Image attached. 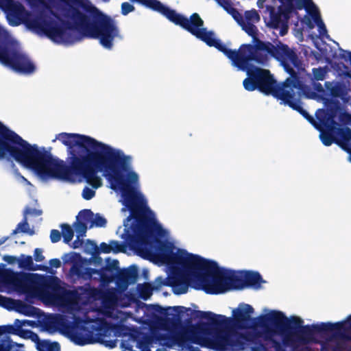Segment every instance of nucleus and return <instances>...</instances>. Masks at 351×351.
<instances>
[{"mask_svg": "<svg viewBox=\"0 0 351 351\" xmlns=\"http://www.w3.org/2000/svg\"><path fill=\"white\" fill-rule=\"evenodd\" d=\"M336 134L341 141V146L350 155L348 160L351 162V130L350 128H339Z\"/></svg>", "mask_w": 351, "mask_h": 351, "instance_id": "nucleus-22", "label": "nucleus"}, {"mask_svg": "<svg viewBox=\"0 0 351 351\" xmlns=\"http://www.w3.org/2000/svg\"><path fill=\"white\" fill-rule=\"evenodd\" d=\"M252 351H269L263 343L257 344L252 348Z\"/></svg>", "mask_w": 351, "mask_h": 351, "instance_id": "nucleus-43", "label": "nucleus"}, {"mask_svg": "<svg viewBox=\"0 0 351 351\" xmlns=\"http://www.w3.org/2000/svg\"><path fill=\"white\" fill-rule=\"evenodd\" d=\"M0 62L16 73H32L35 66L19 43L0 24Z\"/></svg>", "mask_w": 351, "mask_h": 351, "instance_id": "nucleus-11", "label": "nucleus"}, {"mask_svg": "<svg viewBox=\"0 0 351 351\" xmlns=\"http://www.w3.org/2000/svg\"><path fill=\"white\" fill-rule=\"evenodd\" d=\"M241 290L250 287L258 289L261 284L265 282L258 272L251 271H241Z\"/></svg>", "mask_w": 351, "mask_h": 351, "instance_id": "nucleus-21", "label": "nucleus"}, {"mask_svg": "<svg viewBox=\"0 0 351 351\" xmlns=\"http://www.w3.org/2000/svg\"><path fill=\"white\" fill-rule=\"evenodd\" d=\"M280 5L278 9L270 5L266 6L268 16L264 20L267 27L279 31L280 36H284L288 31V21L291 13L295 10L305 9L306 14L302 19V23L310 29H313L316 25L321 38L330 39L326 25L321 19L320 12L317 6L312 0H278Z\"/></svg>", "mask_w": 351, "mask_h": 351, "instance_id": "nucleus-10", "label": "nucleus"}, {"mask_svg": "<svg viewBox=\"0 0 351 351\" xmlns=\"http://www.w3.org/2000/svg\"><path fill=\"white\" fill-rule=\"evenodd\" d=\"M93 212L90 210H81L77 216V221L85 223L90 226L93 218Z\"/></svg>", "mask_w": 351, "mask_h": 351, "instance_id": "nucleus-28", "label": "nucleus"}, {"mask_svg": "<svg viewBox=\"0 0 351 351\" xmlns=\"http://www.w3.org/2000/svg\"><path fill=\"white\" fill-rule=\"evenodd\" d=\"M83 249L84 252L90 255H95L99 253V247L95 243L90 240H87L84 243Z\"/></svg>", "mask_w": 351, "mask_h": 351, "instance_id": "nucleus-31", "label": "nucleus"}, {"mask_svg": "<svg viewBox=\"0 0 351 351\" xmlns=\"http://www.w3.org/2000/svg\"><path fill=\"white\" fill-rule=\"evenodd\" d=\"M18 259L19 258L13 256H5L3 257V260L9 264H14L15 263H18Z\"/></svg>", "mask_w": 351, "mask_h": 351, "instance_id": "nucleus-44", "label": "nucleus"}, {"mask_svg": "<svg viewBox=\"0 0 351 351\" xmlns=\"http://www.w3.org/2000/svg\"><path fill=\"white\" fill-rule=\"evenodd\" d=\"M121 347L124 348L125 350H130L131 349V348H130L128 346H125V343L124 342L121 343Z\"/></svg>", "mask_w": 351, "mask_h": 351, "instance_id": "nucleus-50", "label": "nucleus"}, {"mask_svg": "<svg viewBox=\"0 0 351 351\" xmlns=\"http://www.w3.org/2000/svg\"><path fill=\"white\" fill-rule=\"evenodd\" d=\"M19 232L26 233L29 235H33L35 233L34 230L29 228L26 217H24L23 220L17 225L16 229L13 230L12 234H15Z\"/></svg>", "mask_w": 351, "mask_h": 351, "instance_id": "nucleus-26", "label": "nucleus"}, {"mask_svg": "<svg viewBox=\"0 0 351 351\" xmlns=\"http://www.w3.org/2000/svg\"><path fill=\"white\" fill-rule=\"evenodd\" d=\"M19 267L24 270H36L40 269L43 271H47V267L45 266H38L37 268L34 267L32 257L22 254L18 259Z\"/></svg>", "mask_w": 351, "mask_h": 351, "instance_id": "nucleus-23", "label": "nucleus"}, {"mask_svg": "<svg viewBox=\"0 0 351 351\" xmlns=\"http://www.w3.org/2000/svg\"><path fill=\"white\" fill-rule=\"evenodd\" d=\"M325 88L326 89V92L328 94V106H326L327 110L328 108H334L335 105H338L339 109L342 110L340 107V104L339 102H336L337 98H341L342 99H346V88L344 86L339 82H326L324 84Z\"/></svg>", "mask_w": 351, "mask_h": 351, "instance_id": "nucleus-17", "label": "nucleus"}, {"mask_svg": "<svg viewBox=\"0 0 351 351\" xmlns=\"http://www.w3.org/2000/svg\"><path fill=\"white\" fill-rule=\"evenodd\" d=\"M49 265L53 268H58L61 265V262L58 258H53L49 261Z\"/></svg>", "mask_w": 351, "mask_h": 351, "instance_id": "nucleus-46", "label": "nucleus"}, {"mask_svg": "<svg viewBox=\"0 0 351 351\" xmlns=\"http://www.w3.org/2000/svg\"><path fill=\"white\" fill-rule=\"evenodd\" d=\"M15 329L13 326H0V335L5 333H10L12 332Z\"/></svg>", "mask_w": 351, "mask_h": 351, "instance_id": "nucleus-42", "label": "nucleus"}, {"mask_svg": "<svg viewBox=\"0 0 351 351\" xmlns=\"http://www.w3.org/2000/svg\"><path fill=\"white\" fill-rule=\"evenodd\" d=\"M221 7L227 14L232 16L242 29L251 36L254 40H257L258 29L256 25L260 22L261 17L256 10L245 11L244 15L242 16L233 6L232 3L228 0H221Z\"/></svg>", "mask_w": 351, "mask_h": 351, "instance_id": "nucleus-15", "label": "nucleus"}, {"mask_svg": "<svg viewBox=\"0 0 351 351\" xmlns=\"http://www.w3.org/2000/svg\"><path fill=\"white\" fill-rule=\"evenodd\" d=\"M241 271L221 267V293L241 290Z\"/></svg>", "mask_w": 351, "mask_h": 351, "instance_id": "nucleus-16", "label": "nucleus"}, {"mask_svg": "<svg viewBox=\"0 0 351 351\" xmlns=\"http://www.w3.org/2000/svg\"><path fill=\"white\" fill-rule=\"evenodd\" d=\"M266 1L267 0H258L257 1V6L259 8H264V4H265Z\"/></svg>", "mask_w": 351, "mask_h": 351, "instance_id": "nucleus-47", "label": "nucleus"}, {"mask_svg": "<svg viewBox=\"0 0 351 351\" xmlns=\"http://www.w3.org/2000/svg\"><path fill=\"white\" fill-rule=\"evenodd\" d=\"M99 252L104 253V254L110 253V248L109 243H106L104 242L101 243L99 247Z\"/></svg>", "mask_w": 351, "mask_h": 351, "instance_id": "nucleus-41", "label": "nucleus"}, {"mask_svg": "<svg viewBox=\"0 0 351 351\" xmlns=\"http://www.w3.org/2000/svg\"><path fill=\"white\" fill-rule=\"evenodd\" d=\"M38 275H19L14 293L25 295L27 302L38 299L45 306L53 307L63 314H51L45 316L40 322L43 330L53 334L60 332L77 346H85L100 342L105 346L113 348L117 346V340L110 337L125 336L128 328L120 324L110 326L102 313L94 309L88 310L84 306L87 304L99 300L102 307L108 309L115 303L116 292L110 290L101 292L90 285L80 287L75 291L62 290L50 291L38 286Z\"/></svg>", "mask_w": 351, "mask_h": 351, "instance_id": "nucleus-2", "label": "nucleus"}, {"mask_svg": "<svg viewBox=\"0 0 351 351\" xmlns=\"http://www.w3.org/2000/svg\"><path fill=\"white\" fill-rule=\"evenodd\" d=\"M60 141L66 147L67 162L53 157L44 147L30 145L36 148L40 156L28 157L33 163L30 166L18 162L31 169L43 182L57 180L75 182L77 174L82 176L90 186H86L82 193V197L90 200L95 195L96 189L103 185L106 179L109 187L121 195L124 206L123 212L129 211L130 216L124 221V232L140 228L149 219L152 213H156L147 205V199L141 191L139 175L134 169L133 158L122 149L84 134L61 132L52 141Z\"/></svg>", "mask_w": 351, "mask_h": 351, "instance_id": "nucleus-1", "label": "nucleus"}, {"mask_svg": "<svg viewBox=\"0 0 351 351\" xmlns=\"http://www.w3.org/2000/svg\"><path fill=\"white\" fill-rule=\"evenodd\" d=\"M80 258L81 256L80 254L75 252H71L63 256L62 260L65 263H73V265L70 269L71 274L72 276H76L78 278H82L85 280L90 279L98 280L101 282V284L99 287H95V289L100 290L101 292H106L110 290H113L116 292V296L114 298L115 303L108 309H104L102 307L101 304L99 300H96L95 302L87 304L85 306L82 303H80V305L87 308L88 310L94 309L101 312L105 318L107 317L108 318L109 317L110 321L107 322L110 326L115 327L116 326L120 324L123 327H126L125 326V322L132 317V313L121 311L114 312L113 311V308L116 306H127L129 303V298L120 293L116 289V288L106 287V284L108 285L112 281V277L111 276L106 275V271L107 270L117 269L119 264V261L117 260H111L110 258H107V267L105 268H101V269H96L89 267H84L80 263L77 262V261ZM103 320L106 321V319H104Z\"/></svg>", "mask_w": 351, "mask_h": 351, "instance_id": "nucleus-8", "label": "nucleus"}, {"mask_svg": "<svg viewBox=\"0 0 351 351\" xmlns=\"http://www.w3.org/2000/svg\"><path fill=\"white\" fill-rule=\"evenodd\" d=\"M84 243L83 237H76V239L72 243L71 247L74 249L83 247Z\"/></svg>", "mask_w": 351, "mask_h": 351, "instance_id": "nucleus-40", "label": "nucleus"}, {"mask_svg": "<svg viewBox=\"0 0 351 351\" xmlns=\"http://www.w3.org/2000/svg\"><path fill=\"white\" fill-rule=\"evenodd\" d=\"M341 58L346 62H349L351 65V52L348 51H343L341 54Z\"/></svg>", "mask_w": 351, "mask_h": 351, "instance_id": "nucleus-45", "label": "nucleus"}, {"mask_svg": "<svg viewBox=\"0 0 351 351\" xmlns=\"http://www.w3.org/2000/svg\"><path fill=\"white\" fill-rule=\"evenodd\" d=\"M19 300H14L0 295V306L9 311H15Z\"/></svg>", "mask_w": 351, "mask_h": 351, "instance_id": "nucleus-27", "label": "nucleus"}, {"mask_svg": "<svg viewBox=\"0 0 351 351\" xmlns=\"http://www.w3.org/2000/svg\"><path fill=\"white\" fill-rule=\"evenodd\" d=\"M36 149L0 122V159L12 158L30 166L33 163L28 157L40 156Z\"/></svg>", "mask_w": 351, "mask_h": 351, "instance_id": "nucleus-12", "label": "nucleus"}, {"mask_svg": "<svg viewBox=\"0 0 351 351\" xmlns=\"http://www.w3.org/2000/svg\"><path fill=\"white\" fill-rule=\"evenodd\" d=\"M315 332L334 331L332 335L322 344V351H351V315L342 322H321L307 325Z\"/></svg>", "mask_w": 351, "mask_h": 351, "instance_id": "nucleus-14", "label": "nucleus"}, {"mask_svg": "<svg viewBox=\"0 0 351 351\" xmlns=\"http://www.w3.org/2000/svg\"><path fill=\"white\" fill-rule=\"evenodd\" d=\"M23 337L25 339H29L35 343L38 351H60V347L58 343L51 342L48 340H40L37 334L32 331L23 332Z\"/></svg>", "mask_w": 351, "mask_h": 351, "instance_id": "nucleus-19", "label": "nucleus"}, {"mask_svg": "<svg viewBox=\"0 0 351 351\" xmlns=\"http://www.w3.org/2000/svg\"><path fill=\"white\" fill-rule=\"evenodd\" d=\"M156 351H165V350L163 349H158Z\"/></svg>", "mask_w": 351, "mask_h": 351, "instance_id": "nucleus-51", "label": "nucleus"}, {"mask_svg": "<svg viewBox=\"0 0 351 351\" xmlns=\"http://www.w3.org/2000/svg\"><path fill=\"white\" fill-rule=\"evenodd\" d=\"M239 70L245 71L248 77L243 80V84L247 90H258L266 95H272L281 104L290 106L299 112L307 120L313 117L302 107L300 97H306L322 101L328 106V94L326 89L319 82H311L314 90H311L307 82L300 80L297 76L288 77L282 84H277L269 71L258 67L248 68L245 63H239Z\"/></svg>", "mask_w": 351, "mask_h": 351, "instance_id": "nucleus-5", "label": "nucleus"}, {"mask_svg": "<svg viewBox=\"0 0 351 351\" xmlns=\"http://www.w3.org/2000/svg\"><path fill=\"white\" fill-rule=\"evenodd\" d=\"M42 214V211L40 210H38L36 208H26L24 210V217H26L27 218V215H36V216H40Z\"/></svg>", "mask_w": 351, "mask_h": 351, "instance_id": "nucleus-37", "label": "nucleus"}, {"mask_svg": "<svg viewBox=\"0 0 351 351\" xmlns=\"http://www.w3.org/2000/svg\"><path fill=\"white\" fill-rule=\"evenodd\" d=\"M136 274L134 271H132L130 269H126V270H124L123 271H122L121 273H120L116 278V285H117V287L119 288V289H116L117 291H119L120 293H121L122 294L128 297L129 300H130L127 306H125L124 307H127V306H130V302L132 301V298H131V297H130L128 295H126L125 293H124L123 291H124L125 290L127 289L128 285L130 283L134 282L136 280ZM118 307H121V306H114V308H113V311L123 312L122 311H119L117 309Z\"/></svg>", "mask_w": 351, "mask_h": 351, "instance_id": "nucleus-18", "label": "nucleus"}, {"mask_svg": "<svg viewBox=\"0 0 351 351\" xmlns=\"http://www.w3.org/2000/svg\"><path fill=\"white\" fill-rule=\"evenodd\" d=\"M61 228L64 242L69 243L73 238V230L68 224L61 225Z\"/></svg>", "mask_w": 351, "mask_h": 351, "instance_id": "nucleus-29", "label": "nucleus"}, {"mask_svg": "<svg viewBox=\"0 0 351 351\" xmlns=\"http://www.w3.org/2000/svg\"><path fill=\"white\" fill-rule=\"evenodd\" d=\"M15 311L26 316L36 317L39 315L40 309L19 300Z\"/></svg>", "mask_w": 351, "mask_h": 351, "instance_id": "nucleus-24", "label": "nucleus"}, {"mask_svg": "<svg viewBox=\"0 0 351 351\" xmlns=\"http://www.w3.org/2000/svg\"><path fill=\"white\" fill-rule=\"evenodd\" d=\"M134 6L128 2H123L121 4V14L124 16L128 15L129 13L134 10Z\"/></svg>", "mask_w": 351, "mask_h": 351, "instance_id": "nucleus-35", "label": "nucleus"}, {"mask_svg": "<svg viewBox=\"0 0 351 351\" xmlns=\"http://www.w3.org/2000/svg\"><path fill=\"white\" fill-rule=\"evenodd\" d=\"M196 316L202 321L193 329L177 327L162 321L158 323V330L154 335L160 344L170 348L178 346L181 350L200 351L199 348L189 346V343L193 342L219 351V315L198 311Z\"/></svg>", "mask_w": 351, "mask_h": 351, "instance_id": "nucleus-7", "label": "nucleus"}, {"mask_svg": "<svg viewBox=\"0 0 351 351\" xmlns=\"http://www.w3.org/2000/svg\"><path fill=\"white\" fill-rule=\"evenodd\" d=\"M174 308L176 310H180V311H178V312L181 313V312H182V309H184V308L183 306H175Z\"/></svg>", "mask_w": 351, "mask_h": 351, "instance_id": "nucleus-48", "label": "nucleus"}, {"mask_svg": "<svg viewBox=\"0 0 351 351\" xmlns=\"http://www.w3.org/2000/svg\"><path fill=\"white\" fill-rule=\"evenodd\" d=\"M34 257L36 261L41 262L45 259L43 255V250L40 248H36L34 253Z\"/></svg>", "mask_w": 351, "mask_h": 351, "instance_id": "nucleus-39", "label": "nucleus"}, {"mask_svg": "<svg viewBox=\"0 0 351 351\" xmlns=\"http://www.w3.org/2000/svg\"><path fill=\"white\" fill-rule=\"evenodd\" d=\"M148 217L145 225L136 230H127L121 237L137 255L160 265H167L171 271L167 278H156L153 287L149 283L138 284L136 289L139 297L146 300L151 297L154 289L158 290L163 286L171 287L176 295L186 293L189 286L207 293H219L217 263L178 248L172 242L158 241L154 234L167 238L169 232L158 221L156 215L150 213Z\"/></svg>", "mask_w": 351, "mask_h": 351, "instance_id": "nucleus-3", "label": "nucleus"}, {"mask_svg": "<svg viewBox=\"0 0 351 351\" xmlns=\"http://www.w3.org/2000/svg\"><path fill=\"white\" fill-rule=\"evenodd\" d=\"M217 3L219 4V0H215Z\"/></svg>", "mask_w": 351, "mask_h": 351, "instance_id": "nucleus-52", "label": "nucleus"}, {"mask_svg": "<svg viewBox=\"0 0 351 351\" xmlns=\"http://www.w3.org/2000/svg\"><path fill=\"white\" fill-rule=\"evenodd\" d=\"M23 344L16 343L8 337L0 341V351H23Z\"/></svg>", "mask_w": 351, "mask_h": 351, "instance_id": "nucleus-25", "label": "nucleus"}, {"mask_svg": "<svg viewBox=\"0 0 351 351\" xmlns=\"http://www.w3.org/2000/svg\"><path fill=\"white\" fill-rule=\"evenodd\" d=\"M36 323L34 321L31 320H20V319H16L14 323V326L16 328V330L19 332V334L21 337H23V332H25V330H21V328L23 326H31L34 327L35 326Z\"/></svg>", "mask_w": 351, "mask_h": 351, "instance_id": "nucleus-30", "label": "nucleus"}, {"mask_svg": "<svg viewBox=\"0 0 351 351\" xmlns=\"http://www.w3.org/2000/svg\"><path fill=\"white\" fill-rule=\"evenodd\" d=\"M19 274L11 271L0 272V292L12 294L14 293Z\"/></svg>", "mask_w": 351, "mask_h": 351, "instance_id": "nucleus-20", "label": "nucleus"}, {"mask_svg": "<svg viewBox=\"0 0 351 351\" xmlns=\"http://www.w3.org/2000/svg\"><path fill=\"white\" fill-rule=\"evenodd\" d=\"M106 224V219L99 214L93 215L92 221L90 228L104 227Z\"/></svg>", "mask_w": 351, "mask_h": 351, "instance_id": "nucleus-32", "label": "nucleus"}, {"mask_svg": "<svg viewBox=\"0 0 351 351\" xmlns=\"http://www.w3.org/2000/svg\"><path fill=\"white\" fill-rule=\"evenodd\" d=\"M7 237H3L0 239V245H2L3 243H4L5 242V241L7 240Z\"/></svg>", "mask_w": 351, "mask_h": 351, "instance_id": "nucleus-49", "label": "nucleus"}, {"mask_svg": "<svg viewBox=\"0 0 351 351\" xmlns=\"http://www.w3.org/2000/svg\"><path fill=\"white\" fill-rule=\"evenodd\" d=\"M110 253L117 254L122 250V246L118 241H110L109 242Z\"/></svg>", "mask_w": 351, "mask_h": 351, "instance_id": "nucleus-36", "label": "nucleus"}, {"mask_svg": "<svg viewBox=\"0 0 351 351\" xmlns=\"http://www.w3.org/2000/svg\"><path fill=\"white\" fill-rule=\"evenodd\" d=\"M88 226H89L79 221H76L73 224V227L76 232L77 237H84L86 235Z\"/></svg>", "mask_w": 351, "mask_h": 351, "instance_id": "nucleus-33", "label": "nucleus"}, {"mask_svg": "<svg viewBox=\"0 0 351 351\" xmlns=\"http://www.w3.org/2000/svg\"><path fill=\"white\" fill-rule=\"evenodd\" d=\"M318 121L308 120L317 130L320 132L319 138L326 146H330L334 142L333 137L324 130L333 133L337 138V143L341 145V141L336 134L339 128H348L345 125L351 121V115L342 112L338 105L327 110L319 109L315 113Z\"/></svg>", "mask_w": 351, "mask_h": 351, "instance_id": "nucleus-13", "label": "nucleus"}, {"mask_svg": "<svg viewBox=\"0 0 351 351\" xmlns=\"http://www.w3.org/2000/svg\"><path fill=\"white\" fill-rule=\"evenodd\" d=\"M12 173L19 182L32 186L31 182L19 173V170L16 168L15 165L13 162H12Z\"/></svg>", "mask_w": 351, "mask_h": 351, "instance_id": "nucleus-34", "label": "nucleus"}, {"mask_svg": "<svg viewBox=\"0 0 351 351\" xmlns=\"http://www.w3.org/2000/svg\"><path fill=\"white\" fill-rule=\"evenodd\" d=\"M60 232L57 230H52L50 234V239L52 243H57L60 240Z\"/></svg>", "mask_w": 351, "mask_h": 351, "instance_id": "nucleus-38", "label": "nucleus"}, {"mask_svg": "<svg viewBox=\"0 0 351 351\" xmlns=\"http://www.w3.org/2000/svg\"><path fill=\"white\" fill-rule=\"evenodd\" d=\"M223 52L231 61L233 66L239 69V63H245L248 68L256 67L254 63L265 64L271 58H275L280 62L290 77L297 76L304 82H313L325 80L329 71L328 66L317 67L312 69V74L304 69L302 63L296 54L287 45L280 43L276 46L257 40L255 45H243L238 51L228 49L221 43Z\"/></svg>", "mask_w": 351, "mask_h": 351, "instance_id": "nucleus-6", "label": "nucleus"}, {"mask_svg": "<svg viewBox=\"0 0 351 351\" xmlns=\"http://www.w3.org/2000/svg\"><path fill=\"white\" fill-rule=\"evenodd\" d=\"M0 8L5 12L8 23L18 26L25 21L28 27L39 36H45L58 45H69L77 38L73 29L66 28L62 19L51 10L31 18L25 8L14 0H0Z\"/></svg>", "mask_w": 351, "mask_h": 351, "instance_id": "nucleus-9", "label": "nucleus"}, {"mask_svg": "<svg viewBox=\"0 0 351 351\" xmlns=\"http://www.w3.org/2000/svg\"><path fill=\"white\" fill-rule=\"evenodd\" d=\"M234 319L224 326L226 316L221 315V351H242L261 339L269 343L274 351H299L306 346L311 338L304 335V330L313 331L302 327L303 320L297 316L287 317L280 311L263 308L258 317L251 318L253 307L241 303L232 311Z\"/></svg>", "mask_w": 351, "mask_h": 351, "instance_id": "nucleus-4", "label": "nucleus"}]
</instances>
